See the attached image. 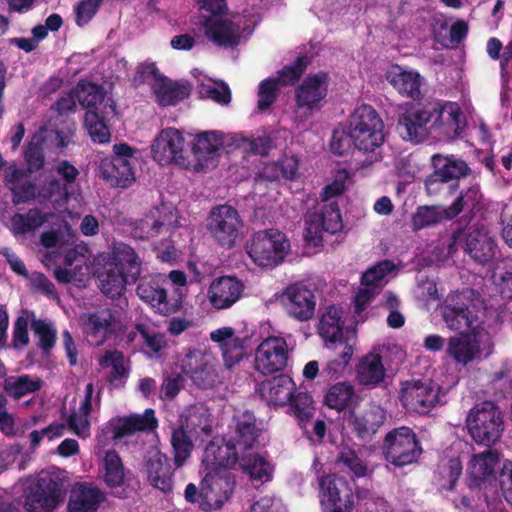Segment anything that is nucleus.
<instances>
[{
	"label": "nucleus",
	"instance_id": "7ed1b4c3",
	"mask_svg": "<svg viewBox=\"0 0 512 512\" xmlns=\"http://www.w3.org/2000/svg\"><path fill=\"white\" fill-rule=\"evenodd\" d=\"M349 137L355 149L367 155L358 163V169L365 170L382 160L380 151L384 141V123L377 111L370 105L355 108L349 119Z\"/></svg>",
	"mask_w": 512,
	"mask_h": 512
},
{
	"label": "nucleus",
	"instance_id": "864d4df0",
	"mask_svg": "<svg viewBox=\"0 0 512 512\" xmlns=\"http://www.w3.org/2000/svg\"><path fill=\"white\" fill-rule=\"evenodd\" d=\"M384 420L385 412L378 405L369 406L361 415H351V423L360 435L375 433Z\"/></svg>",
	"mask_w": 512,
	"mask_h": 512
},
{
	"label": "nucleus",
	"instance_id": "0e129e2a",
	"mask_svg": "<svg viewBox=\"0 0 512 512\" xmlns=\"http://www.w3.org/2000/svg\"><path fill=\"white\" fill-rule=\"evenodd\" d=\"M85 127L94 142L106 143L110 140V132L104 120L97 111L87 110L85 119Z\"/></svg>",
	"mask_w": 512,
	"mask_h": 512
},
{
	"label": "nucleus",
	"instance_id": "72a5a7b5",
	"mask_svg": "<svg viewBox=\"0 0 512 512\" xmlns=\"http://www.w3.org/2000/svg\"><path fill=\"white\" fill-rule=\"evenodd\" d=\"M466 251L475 261L484 264L495 257L497 246L486 228L476 227L467 236Z\"/></svg>",
	"mask_w": 512,
	"mask_h": 512
},
{
	"label": "nucleus",
	"instance_id": "4c0bfd02",
	"mask_svg": "<svg viewBox=\"0 0 512 512\" xmlns=\"http://www.w3.org/2000/svg\"><path fill=\"white\" fill-rule=\"evenodd\" d=\"M343 310L335 305L328 306L320 315L317 332L324 344L345 337Z\"/></svg>",
	"mask_w": 512,
	"mask_h": 512
},
{
	"label": "nucleus",
	"instance_id": "c9c22d12",
	"mask_svg": "<svg viewBox=\"0 0 512 512\" xmlns=\"http://www.w3.org/2000/svg\"><path fill=\"white\" fill-rule=\"evenodd\" d=\"M104 501V494L95 485L78 483L71 490L69 499L70 512H95Z\"/></svg>",
	"mask_w": 512,
	"mask_h": 512
},
{
	"label": "nucleus",
	"instance_id": "412c9836",
	"mask_svg": "<svg viewBox=\"0 0 512 512\" xmlns=\"http://www.w3.org/2000/svg\"><path fill=\"white\" fill-rule=\"evenodd\" d=\"M158 425L153 409H146L143 414H131L112 418L103 428V435L98 437L102 442L104 436H110L114 440L133 435L137 432H149Z\"/></svg>",
	"mask_w": 512,
	"mask_h": 512
},
{
	"label": "nucleus",
	"instance_id": "cd10ccee",
	"mask_svg": "<svg viewBox=\"0 0 512 512\" xmlns=\"http://www.w3.org/2000/svg\"><path fill=\"white\" fill-rule=\"evenodd\" d=\"M145 472L151 486L163 493L172 491L173 470L170 461L168 457L157 448H153L148 452Z\"/></svg>",
	"mask_w": 512,
	"mask_h": 512
},
{
	"label": "nucleus",
	"instance_id": "4be33fe9",
	"mask_svg": "<svg viewBox=\"0 0 512 512\" xmlns=\"http://www.w3.org/2000/svg\"><path fill=\"white\" fill-rule=\"evenodd\" d=\"M429 110L430 130L439 136L454 138L465 127V116L455 102L436 104Z\"/></svg>",
	"mask_w": 512,
	"mask_h": 512
},
{
	"label": "nucleus",
	"instance_id": "1a4fd4ad",
	"mask_svg": "<svg viewBox=\"0 0 512 512\" xmlns=\"http://www.w3.org/2000/svg\"><path fill=\"white\" fill-rule=\"evenodd\" d=\"M181 371L200 387L213 386L217 379V359L210 349L205 346L187 348L179 357Z\"/></svg>",
	"mask_w": 512,
	"mask_h": 512
},
{
	"label": "nucleus",
	"instance_id": "8fccbe9b",
	"mask_svg": "<svg viewBox=\"0 0 512 512\" xmlns=\"http://www.w3.org/2000/svg\"><path fill=\"white\" fill-rule=\"evenodd\" d=\"M199 84V94L202 98L212 99L220 104H228L231 101V92L223 82H215L207 78L201 71H192Z\"/></svg>",
	"mask_w": 512,
	"mask_h": 512
},
{
	"label": "nucleus",
	"instance_id": "a18cd8bd",
	"mask_svg": "<svg viewBox=\"0 0 512 512\" xmlns=\"http://www.w3.org/2000/svg\"><path fill=\"white\" fill-rule=\"evenodd\" d=\"M468 486V491L465 494L451 498L455 508L461 512H488L492 503L487 499L486 490Z\"/></svg>",
	"mask_w": 512,
	"mask_h": 512
},
{
	"label": "nucleus",
	"instance_id": "9d476101",
	"mask_svg": "<svg viewBox=\"0 0 512 512\" xmlns=\"http://www.w3.org/2000/svg\"><path fill=\"white\" fill-rule=\"evenodd\" d=\"M243 227L242 220L236 209L229 205L213 208L206 220L209 237L220 247H234Z\"/></svg>",
	"mask_w": 512,
	"mask_h": 512
},
{
	"label": "nucleus",
	"instance_id": "f3484780",
	"mask_svg": "<svg viewBox=\"0 0 512 512\" xmlns=\"http://www.w3.org/2000/svg\"><path fill=\"white\" fill-rule=\"evenodd\" d=\"M151 153L160 165L175 163L185 169L190 168V162L184 156V136L175 128H166L157 134L151 145Z\"/></svg>",
	"mask_w": 512,
	"mask_h": 512
},
{
	"label": "nucleus",
	"instance_id": "680f3d73",
	"mask_svg": "<svg viewBox=\"0 0 512 512\" xmlns=\"http://www.w3.org/2000/svg\"><path fill=\"white\" fill-rule=\"evenodd\" d=\"M492 278L501 295L512 298V259L499 261L494 267Z\"/></svg>",
	"mask_w": 512,
	"mask_h": 512
},
{
	"label": "nucleus",
	"instance_id": "bf43d9fd",
	"mask_svg": "<svg viewBox=\"0 0 512 512\" xmlns=\"http://www.w3.org/2000/svg\"><path fill=\"white\" fill-rule=\"evenodd\" d=\"M289 402L291 414L297 419L299 426L305 430L314 416L315 408L312 397L301 392L292 396Z\"/></svg>",
	"mask_w": 512,
	"mask_h": 512
},
{
	"label": "nucleus",
	"instance_id": "6e6d98bb",
	"mask_svg": "<svg viewBox=\"0 0 512 512\" xmlns=\"http://www.w3.org/2000/svg\"><path fill=\"white\" fill-rule=\"evenodd\" d=\"M103 480L109 487H120L125 478V470L120 456L115 451H107L102 463Z\"/></svg>",
	"mask_w": 512,
	"mask_h": 512
},
{
	"label": "nucleus",
	"instance_id": "4d7b16f0",
	"mask_svg": "<svg viewBox=\"0 0 512 512\" xmlns=\"http://www.w3.org/2000/svg\"><path fill=\"white\" fill-rule=\"evenodd\" d=\"M231 146L235 149L241 150L243 153H252L256 155L265 156L272 148L271 137L263 134L257 137H244L241 135H232Z\"/></svg>",
	"mask_w": 512,
	"mask_h": 512
},
{
	"label": "nucleus",
	"instance_id": "dca6fc26",
	"mask_svg": "<svg viewBox=\"0 0 512 512\" xmlns=\"http://www.w3.org/2000/svg\"><path fill=\"white\" fill-rule=\"evenodd\" d=\"M320 505L323 512H352L354 499L347 481L337 475H327L319 479Z\"/></svg>",
	"mask_w": 512,
	"mask_h": 512
},
{
	"label": "nucleus",
	"instance_id": "393cba45",
	"mask_svg": "<svg viewBox=\"0 0 512 512\" xmlns=\"http://www.w3.org/2000/svg\"><path fill=\"white\" fill-rule=\"evenodd\" d=\"M358 343L355 329H346L345 337L326 343L325 347L334 353L325 367V372L334 378L340 377L349 366Z\"/></svg>",
	"mask_w": 512,
	"mask_h": 512
},
{
	"label": "nucleus",
	"instance_id": "79ce46f5",
	"mask_svg": "<svg viewBox=\"0 0 512 512\" xmlns=\"http://www.w3.org/2000/svg\"><path fill=\"white\" fill-rule=\"evenodd\" d=\"M6 181L13 193L15 203H25L36 197V187L30 183L24 172L15 165L10 166L6 172Z\"/></svg>",
	"mask_w": 512,
	"mask_h": 512
},
{
	"label": "nucleus",
	"instance_id": "473e14b6",
	"mask_svg": "<svg viewBox=\"0 0 512 512\" xmlns=\"http://www.w3.org/2000/svg\"><path fill=\"white\" fill-rule=\"evenodd\" d=\"M232 135H223L220 132L209 131L198 134L192 144V151L199 162V166H208V161H213L221 148L231 146Z\"/></svg>",
	"mask_w": 512,
	"mask_h": 512
},
{
	"label": "nucleus",
	"instance_id": "ddd939ff",
	"mask_svg": "<svg viewBox=\"0 0 512 512\" xmlns=\"http://www.w3.org/2000/svg\"><path fill=\"white\" fill-rule=\"evenodd\" d=\"M328 91L327 74L320 72L309 75L295 90V117L300 121L310 118L320 109Z\"/></svg>",
	"mask_w": 512,
	"mask_h": 512
},
{
	"label": "nucleus",
	"instance_id": "e2e57ef3",
	"mask_svg": "<svg viewBox=\"0 0 512 512\" xmlns=\"http://www.w3.org/2000/svg\"><path fill=\"white\" fill-rule=\"evenodd\" d=\"M481 199L482 194L480 187L478 185L469 187L466 191L461 192V194L449 206L450 216L455 218L464 210L474 209L481 202Z\"/></svg>",
	"mask_w": 512,
	"mask_h": 512
},
{
	"label": "nucleus",
	"instance_id": "423d86ee",
	"mask_svg": "<svg viewBox=\"0 0 512 512\" xmlns=\"http://www.w3.org/2000/svg\"><path fill=\"white\" fill-rule=\"evenodd\" d=\"M200 25L206 37L219 46L233 47L240 43V27L224 18L228 7L225 0H197Z\"/></svg>",
	"mask_w": 512,
	"mask_h": 512
},
{
	"label": "nucleus",
	"instance_id": "f03ea898",
	"mask_svg": "<svg viewBox=\"0 0 512 512\" xmlns=\"http://www.w3.org/2000/svg\"><path fill=\"white\" fill-rule=\"evenodd\" d=\"M100 266L95 274L103 294L110 298L123 295L126 285L135 282L142 271V260L129 245L114 243L111 251L100 256Z\"/></svg>",
	"mask_w": 512,
	"mask_h": 512
},
{
	"label": "nucleus",
	"instance_id": "6e6552de",
	"mask_svg": "<svg viewBox=\"0 0 512 512\" xmlns=\"http://www.w3.org/2000/svg\"><path fill=\"white\" fill-rule=\"evenodd\" d=\"M465 423L473 440L485 446L496 443L503 432V416L491 401L474 405L469 410Z\"/></svg>",
	"mask_w": 512,
	"mask_h": 512
},
{
	"label": "nucleus",
	"instance_id": "603ef678",
	"mask_svg": "<svg viewBox=\"0 0 512 512\" xmlns=\"http://www.w3.org/2000/svg\"><path fill=\"white\" fill-rule=\"evenodd\" d=\"M453 218L450 216L449 206H421L412 217V227L414 230H420Z\"/></svg>",
	"mask_w": 512,
	"mask_h": 512
},
{
	"label": "nucleus",
	"instance_id": "c756f323",
	"mask_svg": "<svg viewBox=\"0 0 512 512\" xmlns=\"http://www.w3.org/2000/svg\"><path fill=\"white\" fill-rule=\"evenodd\" d=\"M435 172L426 180L429 192L438 189V184L466 176L469 172L467 164L454 156L434 155L432 158Z\"/></svg>",
	"mask_w": 512,
	"mask_h": 512
},
{
	"label": "nucleus",
	"instance_id": "f257e3e1",
	"mask_svg": "<svg viewBox=\"0 0 512 512\" xmlns=\"http://www.w3.org/2000/svg\"><path fill=\"white\" fill-rule=\"evenodd\" d=\"M440 310L447 328L460 331L447 339V358L457 365L467 366L493 352L491 337L483 328L486 307L478 293L472 289L452 293Z\"/></svg>",
	"mask_w": 512,
	"mask_h": 512
},
{
	"label": "nucleus",
	"instance_id": "69168bd1",
	"mask_svg": "<svg viewBox=\"0 0 512 512\" xmlns=\"http://www.w3.org/2000/svg\"><path fill=\"white\" fill-rule=\"evenodd\" d=\"M31 329L39 340V346L45 350H50L56 342L57 331L53 323L49 320L34 319Z\"/></svg>",
	"mask_w": 512,
	"mask_h": 512
},
{
	"label": "nucleus",
	"instance_id": "2f4dec72",
	"mask_svg": "<svg viewBox=\"0 0 512 512\" xmlns=\"http://www.w3.org/2000/svg\"><path fill=\"white\" fill-rule=\"evenodd\" d=\"M385 78L402 96L412 99L419 98L422 77L417 71L395 64L387 69Z\"/></svg>",
	"mask_w": 512,
	"mask_h": 512
},
{
	"label": "nucleus",
	"instance_id": "b1692460",
	"mask_svg": "<svg viewBox=\"0 0 512 512\" xmlns=\"http://www.w3.org/2000/svg\"><path fill=\"white\" fill-rule=\"evenodd\" d=\"M177 225V212L169 206L162 205L139 221L134 229V236L143 240H153L162 235L170 236Z\"/></svg>",
	"mask_w": 512,
	"mask_h": 512
},
{
	"label": "nucleus",
	"instance_id": "c85d7f7f",
	"mask_svg": "<svg viewBox=\"0 0 512 512\" xmlns=\"http://www.w3.org/2000/svg\"><path fill=\"white\" fill-rule=\"evenodd\" d=\"M243 283L232 276H223L213 280L208 289L209 303L215 309H227L242 296Z\"/></svg>",
	"mask_w": 512,
	"mask_h": 512
},
{
	"label": "nucleus",
	"instance_id": "6ab92c4d",
	"mask_svg": "<svg viewBox=\"0 0 512 512\" xmlns=\"http://www.w3.org/2000/svg\"><path fill=\"white\" fill-rule=\"evenodd\" d=\"M280 301L291 318L306 322L315 315L317 298L307 285L297 282L288 285L280 295Z\"/></svg>",
	"mask_w": 512,
	"mask_h": 512
},
{
	"label": "nucleus",
	"instance_id": "7c9ffc66",
	"mask_svg": "<svg viewBox=\"0 0 512 512\" xmlns=\"http://www.w3.org/2000/svg\"><path fill=\"white\" fill-rule=\"evenodd\" d=\"M498 462V455L491 450L474 454L467 467L468 485L487 490L495 477Z\"/></svg>",
	"mask_w": 512,
	"mask_h": 512
},
{
	"label": "nucleus",
	"instance_id": "a878e982",
	"mask_svg": "<svg viewBox=\"0 0 512 512\" xmlns=\"http://www.w3.org/2000/svg\"><path fill=\"white\" fill-rule=\"evenodd\" d=\"M238 449L233 438L229 440L215 438L205 448L203 463L208 471H221L222 469L230 471L239 459Z\"/></svg>",
	"mask_w": 512,
	"mask_h": 512
},
{
	"label": "nucleus",
	"instance_id": "e433bc0d",
	"mask_svg": "<svg viewBox=\"0 0 512 512\" xmlns=\"http://www.w3.org/2000/svg\"><path fill=\"white\" fill-rule=\"evenodd\" d=\"M260 395L269 405H286L295 392V384L286 375H279L261 383Z\"/></svg>",
	"mask_w": 512,
	"mask_h": 512
},
{
	"label": "nucleus",
	"instance_id": "58836bf2",
	"mask_svg": "<svg viewBox=\"0 0 512 512\" xmlns=\"http://www.w3.org/2000/svg\"><path fill=\"white\" fill-rule=\"evenodd\" d=\"M136 293L141 300L162 314L172 312L168 302L166 290L160 284L157 277L143 278L140 280Z\"/></svg>",
	"mask_w": 512,
	"mask_h": 512
},
{
	"label": "nucleus",
	"instance_id": "f8f14e48",
	"mask_svg": "<svg viewBox=\"0 0 512 512\" xmlns=\"http://www.w3.org/2000/svg\"><path fill=\"white\" fill-rule=\"evenodd\" d=\"M113 150L114 157L100 159V175L110 186L126 188L135 181L133 164L136 151L126 144L114 145Z\"/></svg>",
	"mask_w": 512,
	"mask_h": 512
},
{
	"label": "nucleus",
	"instance_id": "0eeeda50",
	"mask_svg": "<svg viewBox=\"0 0 512 512\" xmlns=\"http://www.w3.org/2000/svg\"><path fill=\"white\" fill-rule=\"evenodd\" d=\"M245 250L254 264L272 268L284 261L290 251V242L283 232L265 229L250 237Z\"/></svg>",
	"mask_w": 512,
	"mask_h": 512
},
{
	"label": "nucleus",
	"instance_id": "052dcab7",
	"mask_svg": "<svg viewBox=\"0 0 512 512\" xmlns=\"http://www.w3.org/2000/svg\"><path fill=\"white\" fill-rule=\"evenodd\" d=\"M74 94L79 103L88 110L97 111V105H101L104 99L102 89L87 82H79L74 89Z\"/></svg>",
	"mask_w": 512,
	"mask_h": 512
},
{
	"label": "nucleus",
	"instance_id": "de8ad7c7",
	"mask_svg": "<svg viewBox=\"0 0 512 512\" xmlns=\"http://www.w3.org/2000/svg\"><path fill=\"white\" fill-rule=\"evenodd\" d=\"M356 398L354 386L347 381L332 385L326 392L324 404L330 409L341 412L350 408Z\"/></svg>",
	"mask_w": 512,
	"mask_h": 512
},
{
	"label": "nucleus",
	"instance_id": "bb28decb",
	"mask_svg": "<svg viewBox=\"0 0 512 512\" xmlns=\"http://www.w3.org/2000/svg\"><path fill=\"white\" fill-rule=\"evenodd\" d=\"M83 333L92 346L102 345L115 330V317L108 310H100L81 316Z\"/></svg>",
	"mask_w": 512,
	"mask_h": 512
},
{
	"label": "nucleus",
	"instance_id": "ea45409f",
	"mask_svg": "<svg viewBox=\"0 0 512 512\" xmlns=\"http://www.w3.org/2000/svg\"><path fill=\"white\" fill-rule=\"evenodd\" d=\"M55 172L61 177L62 182L51 180L47 187L46 197H57L58 199H67L71 192L69 188L75 183L79 176V170L66 160L58 161L54 166Z\"/></svg>",
	"mask_w": 512,
	"mask_h": 512
},
{
	"label": "nucleus",
	"instance_id": "09e8293b",
	"mask_svg": "<svg viewBox=\"0 0 512 512\" xmlns=\"http://www.w3.org/2000/svg\"><path fill=\"white\" fill-rule=\"evenodd\" d=\"M199 84V94L202 98L212 99L220 104H228L231 101V92L223 82H215L207 78L201 71H192Z\"/></svg>",
	"mask_w": 512,
	"mask_h": 512
},
{
	"label": "nucleus",
	"instance_id": "49530a36",
	"mask_svg": "<svg viewBox=\"0 0 512 512\" xmlns=\"http://www.w3.org/2000/svg\"><path fill=\"white\" fill-rule=\"evenodd\" d=\"M240 466L252 481L266 483L273 478L274 465L262 455L242 456Z\"/></svg>",
	"mask_w": 512,
	"mask_h": 512
},
{
	"label": "nucleus",
	"instance_id": "5701e85b",
	"mask_svg": "<svg viewBox=\"0 0 512 512\" xmlns=\"http://www.w3.org/2000/svg\"><path fill=\"white\" fill-rule=\"evenodd\" d=\"M430 117L427 108L408 105L398 116L397 133L404 141L420 143L431 133Z\"/></svg>",
	"mask_w": 512,
	"mask_h": 512
},
{
	"label": "nucleus",
	"instance_id": "f704fd0d",
	"mask_svg": "<svg viewBox=\"0 0 512 512\" xmlns=\"http://www.w3.org/2000/svg\"><path fill=\"white\" fill-rule=\"evenodd\" d=\"M386 377V369L380 354L375 350L363 355L356 365V379L359 384L376 387Z\"/></svg>",
	"mask_w": 512,
	"mask_h": 512
},
{
	"label": "nucleus",
	"instance_id": "338daca9",
	"mask_svg": "<svg viewBox=\"0 0 512 512\" xmlns=\"http://www.w3.org/2000/svg\"><path fill=\"white\" fill-rule=\"evenodd\" d=\"M462 473V464L459 457H452L440 467V474L443 482L440 487L445 490H452Z\"/></svg>",
	"mask_w": 512,
	"mask_h": 512
},
{
	"label": "nucleus",
	"instance_id": "a19ab883",
	"mask_svg": "<svg viewBox=\"0 0 512 512\" xmlns=\"http://www.w3.org/2000/svg\"><path fill=\"white\" fill-rule=\"evenodd\" d=\"M53 217L52 213H44L38 208L29 209L25 213H16L11 217L9 229L14 235L35 232Z\"/></svg>",
	"mask_w": 512,
	"mask_h": 512
},
{
	"label": "nucleus",
	"instance_id": "3c124183",
	"mask_svg": "<svg viewBox=\"0 0 512 512\" xmlns=\"http://www.w3.org/2000/svg\"><path fill=\"white\" fill-rule=\"evenodd\" d=\"M260 428L254 415L250 412H245L236 419V437L235 443L239 449L247 450L253 446L257 437L259 436Z\"/></svg>",
	"mask_w": 512,
	"mask_h": 512
},
{
	"label": "nucleus",
	"instance_id": "a211bd4d",
	"mask_svg": "<svg viewBox=\"0 0 512 512\" xmlns=\"http://www.w3.org/2000/svg\"><path fill=\"white\" fill-rule=\"evenodd\" d=\"M289 347L283 337L269 336L262 340L254 352V368L263 375L282 371L288 363Z\"/></svg>",
	"mask_w": 512,
	"mask_h": 512
},
{
	"label": "nucleus",
	"instance_id": "13d9d810",
	"mask_svg": "<svg viewBox=\"0 0 512 512\" xmlns=\"http://www.w3.org/2000/svg\"><path fill=\"white\" fill-rule=\"evenodd\" d=\"M40 388V382L29 375L9 376L4 379V391L14 399H20Z\"/></svg>",
	"mask_w": 512,
	"mask_h": 512
},
{
	"label": "nucleus",
	"instance_id": "4468645a",
	"mask_svg": "<svg viewBox=\"0 0 512 512\" xmlns=\"http://www.w3.org/2000/svg\"><path fill=\"white\" fill-rule=\"evenodd\" d=\"M342 229L338 201L321 200L317 211L306 215L304 238L314 246L320 245L323 233L334 234Z\"/></svg>",
	"mask_w": 512,
	"mask_h": 512
},
{
	"label": "nucleus",
	"instance_id": "39448f33",
	"mask_svg": "<svg viewBox=\"0 0 512 512\" xmlns=\"http://www.w3.org/2000/svg\"><path fill=\"white\" fill-rule=\"evenodd\" d=\"M235 483L234 475L227 469L208 471L200 488L193 483L186 486L184 497L188 502L198 504L205 512L218 511L231 498Z\"/></svg>",
	"mask_w": 512,
	"mask_h": 512
},
{
	"label": "nucleus",
	"instance_id": "aec40b11",
	"mask_svg": "<svg viewBox=\"0 0 512 512\" xmlns=\"http://www.w3.org/2000/svg\"><path fill=\"white\" fill-rule=\"evenodd\" d=\"M62 500L59 482L50 474H41L31 486L24 507L27 512H51Z\"/></svg>",
	"mask_w": 512,
	"mask_h": 512
},
{
	"label": "nucleus",
	"instance_id": "2eb2a0df",
	"mask_svg": "<svg viewBox=\"0 0 512 512\" xmlns=\"http://www.w3.org/2000/svg\"><path fill=\"white\" fill-rule=\"evenodd\" d=\"M421 447L415 433L408 427L396 428L385 438L384 454L394 465L404 466L417 460Z\"/></svg>",
	"mask_w": 512,
	"mask_h": 512
},
{
	"label": "nucleus",
	"instance_id": "774afa93",
	"mask_svg": "<svg viewBox=\"0 0 512 512\" xmlns=\"http://www.w3.org/2000/svg\"><path fill=\"white\" fill-rule=\"evenodd\" d=\"M349 173L346 170H338L333 181L327 184L321 193V200L337 201V198L346 190Z\"/></svg>",
	"mask_w": 512,
	"mask_h": 512
},
{
	"label": "nucleus",
	"instance_id": "37998d69",
	"mask_svg": "<svg viewBox=\"0 0 512 512\" xmlns=\"http://www.w3.org/2000/svg\"><path fill=\"white\" fill-rule=\"evenodd\" d=\"M153 93L161 106L175 105L184 100L190 94V89L185 84L173 82L163 76L154 84Z\"/></svg>",
	"mask_w": 512,
	"mask_h": 512
},
{
	"label": "nucleus",
	"instance_id": "20e7f679",
	"mask_svg": "<svg viewBox=\"0 0 512 512\" xmlns=\"http://www.w3.org/2000/svg\"><path fill=\"white\" fill-rule=\"evenodd\" d=\"M210 413L206 406L193 405L183 410L179 426L173 430L171 443L174 449V463L181 467L190 457L193 441L211 432Z\"/></svg>",
	"mask_w": 512,
	"mask_h": 512
},
{
	"label": "nucleus",
	"instance_id": "5fc2aeb1",
	"mask_svg": "<svg viewBox=\"0 0 512 512\" xmlns=\"http://www.w3.org/2000/svg\"><path fill=\"white\" fill-rule=\"evenodd\" d=\"M98 364L101 369L109 370L110 380L116 381L128 376L129 367L121 351L106 350L98 357Z\"/></svg>",
	"mask_w": 512,
	"mask_h": 512
},
{
	"label": "nucleus",
	"instance_id": "c03bdc74",
	"mask_svg": "<svg viewBox=\"0 0 512 512\" xmlns=\"http://www.w3.org/2000/svg\"><path fill=\"white\" fill-rule=\"evenodd\" d=\"M397 266L390 260H383L370 267L362 276L361 285L379 291L398 274Z\"/></svg>",
	"mask_w": 512,
	"mask_h": 512
},
{
	"label": "nucleus",
	"instance_id": "9b49d317",
	"mask_svg": "<svg viewBox=\"0 0 512 512\" xmlns=\"http://www.w3.org/2000/svg\"><path fill=\"white\" fill-rule=\"evenodd\" d=\"M441 387L431 380H406L401 383L399 400L409 411L428 413L442 403Z\"/></svg>",
	"mask_w": 512,
	"mask_h": 512
}]
</instances>
